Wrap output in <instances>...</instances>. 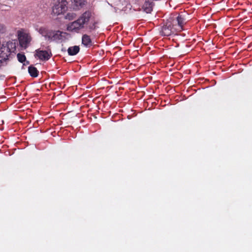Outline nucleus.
Wrapping results in <instances>:
<instances>
[{
  "mask_svg": "<svg viewBox=\"0 0 252 252\" xmlns=\"http://www.w3.org/2000/svg\"><path fill=\"white\" fill-rule=\"evenodd\" d=\"M92 17L93 16L91 11H85L76 20L67 25V30L69 32L78 33L81 30L85 28V25L89 23Z\"/></svg>",
  "mask_w": 252,
  "mask_h": 252,
  "instance_id": "f257e3e1",
  "label": "nucleus"
},
{
  "mask_svg": "<svg viewBox=\"0 0 252 252\" xmlns=\"http://www.w3.org/2000/svg\"><path fill=\"white\" fill-rule=\"evenodd\" d=\"M67 4L66 0H59L58 3L55 4L52 8L53 13L59 15L64 13L67 9Z\"/></svg>",
  "mask_w": 252,
  "mask_h": 252,
  "instance_id": "f03ea898",
  "label": "nucleus"
},
{
  "mask_svg": "<svg viewBox=\"0 0 252 252\" xmlns=\"http://www.w3.org/2000/svg\"><path fill=\"white\" fill-rule=\"evenodd\" d=\"M13 45L12 42H7L6 44H2L0 48V58L8 61L12 53L11 48Z\"/></svg>",
  "mask_w": 252,
  "mask_h": 252,
  "instance_id": "7ed1b4c3",
  "label": "nucleus"
},
{
  "mask_svg": "<svg viewBox=\"0 0 252 252\" xmlns=\"http://www.w3.org/2000/svg\"><path fill=\"white\" fill-rule=\"evenodd\" d=\"M35 58H37L41 61H48L52 56V54L50 49L48 50H42L37 49L35 51Z\"/></svg>",
  "mask_w": 252,
  "mask_h": 252,
  "instance_id": "20e7f679",
  "label": "nucleus"
},
{
  "mask_svg": "<svg viewBox=\"0 0 252 252\" xmlns=\"http://www.w3.org/2000/svg\"><path fill=\"white\" fill-rule=\"evenodd\" d=\"M176 32L177 31L174 29V26L172 22L168 21L163 26L160 33L162 35L168 36L172 34H175Z\"/></svg>",
  "mask_w": 252,
  "mask_h": 252,
  "instance_id": "39448f33",
  "label": "nucleus"
},
{
  "mask_svg": "<svg viewBox=\"0 0 252 252\" xmlns=\"http://www.w3.org/2000/svg\"><path fill=\"white\" fill-rule=\"evenodd\" d=\"M35 30L37 31L41 35L44 37L45 39L51 42L52 36L54 30H49L45 27H41L38 28L36 25L35 27Z\"/></svg>",
  "mask_w": 252,
  "mask_h": 252,
  "instance_id": "423d86ee",
  "label": "nucleus"
},
{
  "mask_svg": "<svg viewBox=\"0 0 252 252\" xmlns=\"http://www.w3.org/2000/svg\"><path fill=\"white\" fill-rule=\"evenodd\" d=\"M18 35L20 45L25 49L27 48L32 39L31 35L29 33L22 32Z\"/></svg>",
  "mask_w": 252,
  "mask_h": 252,
  "instance_id": "0eeeda50",
  "label": "nucleus"
},
{
  "mask_svg": "<svg viewBox=\"0 0 252 252\" xmlns=\"http://www.w3.org/2000/svg\"><path fill=\"white\" fill-rule=\"evenodd\" d=\"M174 26V29L177 32H180L183 30V26L185 23V19L182 15H179L175 20L171 21Z\"/></svg>",
  "mask_w": 252,
  "mask_h": 252,
  "instance_id": "6e6552de",
  "label": "nucleus"
},
{
  "mask_svg": "<svg viewBox=\"0 0 252 252\" xmlns=\"http://www.w3.org/2000/svg\"><path fill=\"white\" fill-rule=\"evenodd\" d=\"M153 0H145L142 6V9L147 13H150L153 10L154 5Z\"/></svg>",
  "mask_w": 252,
  "mask_h": 252,
  "instance_id": "1a4fd4ad",
  "label": "nucleus"
},
{
  "mask_svg": "<svg viewBox=\"0 0 252 252\" xmlns=\"http://www.w3.org/2000/svg\"><path fill=\"white\" fill-rule=\"evenodd\" d=\"M71 7L75 10L81 9L85 4L86 0H71Z\"/></svg>",
  "mask_w": 252,
  "mask_h": 252,
  "instance_id": "9d476101",
  "label": "nucleus"
},
{
  "mask_svg": "<svg viewBox=\"0 0 252 252\" xmlns=\"http://www.w3.org/2000/svg\"><path fill=\"white\" fill-rule=\"evenodd\" d=\"M65 32H61L60 31H54L52 36L51 42L53 41H58L62 40L63 39V34H65Z\"/></svg>",
  "mask_w": 252,
  "mask_h": 252,
  "instance_id": "9b49d317",
  "label": "nucleus"
},
{
  "mask_svg": "<svg viewBox=\"0 0 252 252\" xmlns=\"http://www.w3.org/2000/svg\"><path fill=\"white\" fill-rule=\"evenodd\" d=\"M91 22L89 24H87L86 26V28L88 32H92L93 31L96 30L98 27L97 25L98 22L97 21L92 20V18L90 20Z\"/></svg>",
  "mask_w": 252,
  "mask_h": 252,
  "instance_id": "f8f14e48",
  "label": "nucleus"
},
{
  "mask_svg": "<svg viewBox=\"0 0 252 252\" xmlns=\"http://www.w3.org/2000/svg\"><path fill=\"white\" fill-rule=\"evenodd\" d=\"M82 43L86 47H90L92 46L93 45V42L90 36L87 34H83L82 36Z\"/></svg>",
  "mask_w": 252,
  "mask_h": 252,
  "instance_id": "ddd939ff",
  "label": "nucleus"
},
{
  "mask_svg": "<svg viewBox=\"0 0 252 252\" xmlns=\"http://www.w3.org/2000/svg\"><path fill=\"white\" fill-rule=\"evenodd\" d=\"M79 51L80 48L78 46L70 47L67 49L68 54L70 56L76 55Z\"/></svg>",
  "mask_w": 252,
  "mask_h": 252,
  "instance_id": "4468645a",
  "label": "nucleus"
},
{
  "mask_svg": "<svg viewBox=\"0 0 252 252\" xmlns=\"http://www.w3.org/2000/svg\"><path fill=\"white\" fill-rule=\"evenodd\" d=\"M28 72L32 77H36L38 75L39 71L37 68L33 65H30L28 67Z\"/></svg>",
  "mask_w": 252,
  "mask_h": 252,
  "instance_id": "2eb2a0df",
  "label": "nucleus"
},
{
  "mask_svg": "<svg viewBox=\"0 0 252 252\" xmlns=\"http://www.w3.org/2000/svg\"><path fill=\"white\" fill-rule=\"evenodd\" d=\"M17 57L18 61L21 63L24 62L26 60L25 55L22 54L18 53L17 55Z\"/></svg>",
  "mask_w": 252,
  "mask_h": 252,
  "instance_id": "dca6fc26",
  "label": "nucleus"
},
{
  "mask_svg": "<svg viewBox=\"0 0 252 252\" xmlns=\"http://www.w3.org/2000/svg\"><path fill=\"white\" fill-rule=\"evenodd\" d=\"M76 17V14L74 13H68L65 16V19L69 20L74 19Z\"/></svg>",
  "mask_w": 252,
  "mask_h": 252,
  "instance_id": "f3484780",
  "label": "nucleus"
},
{
  "mask_svg": "<svg viewBox=\"0 0 252 252\" xmlns=\"http://www.w3.org/2000/svg\"><path fill=\"white\" fill-rule=\"evenodd\" d=\"M5 26L3 24L0 23V33H3L5 32Z\"/></svg>",
  "mask_w": 252,
  "mask_h": 252,
  "instance_id": "a211bd4d",
  "label": "nucleus"
},
{
  "mask_svg": "<svg viewBox=\"0 0 252 252\" xmlns=\"http://www.w3.org/2000/svg\"><path fill=\"white\" fill-rule=\"evenodd\" d=\"M7 61L6 59L3 58H0V67L4 65V63Z\"/></svg>",
  "mask_w": 252,
  "mask_h": 252,
  "instance_id": "6ab92c4d",
  "label": "nucleus"
},
{
  "mask_svg": "<svg viewBox=\"0 0 252 252\" xmlns=\"http://www.w3.org/2000/svg\"><path fill=\"white\" fill-rule=\"evenodd\" d=\"M26 63H27V64H29V63H30V62H29V61H27Z\"/></svg>",
  "mask_w": 252,
  "mask_h": 252,
  "instance_id": "aec40b11",
  "label": "nucleus"
}]
</instances>
